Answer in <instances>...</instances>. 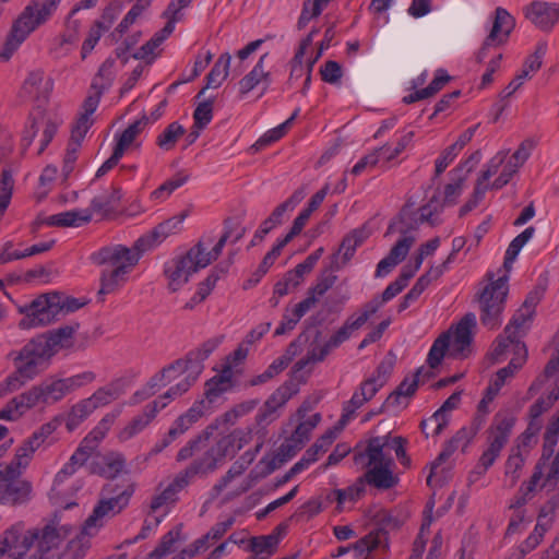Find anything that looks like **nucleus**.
<instances>
[{"instance_id": "f257e3e1", "label": "nucleus", "mask_w": 559, "mask_h": 559, "mask_svg": "<svg viewBox=\"0 0 559 559\" xmlns=\"http://www.w3.org/2000/svg\"><path fill=\"white\" fill-rule=\"evenodd\" d=\"M151 247V237H141L131 247L110 245L94 252L93 262L104 266L100 273L99 294L118 292L129 281L131 272Z\"/></svg>"}, {"instance_id": "f03ea898", "label": "nucleus", "mask_w": 559, "mask_h": 559, "mask_svg": "<svg viewBox=\"0 0 559 559\" xmlns=\"http://www.w3.org/2000/svg\"><path fill=\"white\" fill-rule=\"evenodd\" d=\"M535 228L530 226L518 235L507 248L503 261L504 274L493 280L488 273L489 283L478 295L479 318L484 326L489 330L498 329L502 323V312L509 292L508 273L516 260L522 248L534 237Z\"/></svg>"}, {"instance_id": "7ed1b4c3", "label": "nucleus", "mask_w": 559, "mask_h": 559, "mask_svg": "<svg viewBox=\"0 0 559 559\" xmlns=\"http://www.w3.org/2000/svg\"><path fill=\"white\" fill-rule=\"evenodd\" d=\"M439 203L436 200L429 201L418 210V217L412 218L409 214L403 212L399 219L394 221L388 228V233H399L400 237L390 249L386 257L379 261L376 270L377 277L388 275L397 264L405 260L411 248L416 242L414 235L418 224L428 223L438 224Z\"/></svg>"}, {"instance_id": "20e7f679", "label": "nucleus", "mask_w": 559, "mask_h": 559, "mask_svg": "<svg viewBox=\"0 0 559 559\" xmlns=\"http://www.w3.org/2000/svg\"><path fill=\"white\" fill-rule=\"evenodd\" d=\"M61 1L29 0L12 23L0 49V61H9L32 33L48 23L58 11Z\"/></svg>"}, {"instance_id": "39448f33", "label": "nucleus", "mask_w": 559, "mask_h": 559, "mask_svg": "<svg viewBox=\"0 0 559 559\" xmlns=\"http://www.w3.org/2000/svg\"><path fill=\"white\" fill-rule=\"evenodd\" d=\"M51 359L37 338L27 343L13 358L15 371L0 382V397L20 390L44 371Z\"/></svg>"}, {"instance_id": "423d86ee", "label": "nucleus", "mask_w": 559, "mask_h": 559, "mask_svg": "<svg viewBox=\"0 0 559 559\" xmlns=\"http://www.w3.org/2000/svg\"><path fill=\"white\" fill-rule=\"evenodd\" d=\"M135 484L130 478L109 481L100 492V499L85 521V532L97 534L105 523L120 513L130 502Z\"/></svg>"}, {"instance_id": "0eeeda50", "label": "nucleus", "mask_w": 559, "mask_h": 559, "mask_svg": "<svg viewBox=\"0 0 559 559\" xmlns=\"http://www.w3.org/2000/svg\"><path fill=\"white\" fill-rule=\"evenodd\" d=\"M80 307L81 304L74 298L57 293L44 294L29 305L19 308V311L24 314L19 326L22 330L45 326L55 321L60 313L75 311Z\"/></svg>"}, {"instance_id": "6e6552de", "label": "nucleus", "mask_w": 559, "mask_h": 559, "mask_svg": "<svg viewBox=\"0 0 559 559\" xmlns=\"http://www.w3.org/2000/svg\"><path fill=\"white\" fill-rule=\"evenodd\" d=\"M506 152L497 153L486 165L474 188L471 199L460 209V216L466 215L484 199L489 189H501L510 182L519 168L507 159Z\"/></svg>"}, {"instance_id": "1a4fd4ad", "label": "nucleus", "mask_w": 559, "mask_h": 559, "mask_svg": "<svg viewBox=\"0 0 559 559\" xmlns=\"http://www.w3.org/2000/svg\"><path fill=\"white\" fill-rule=\"evenodd\" d=\"M555 352L546 364L543 373L532 382L527 390L530 397L537 394L548 383L547 396H540L531 405L528 416L531 419L542 420V415L559 400V331L554 337Z\"/></svg>"}, {"instance_id": "9d476101", "label": "nucleus", "mask_w": 559, "mask_h": 559, "mask_svg": "<svg viewBox=\"0 0 559 559\" xmlns=\"http://www.w3.org/2000/svg\"><path fill=\"white\" fill-rule=\"evenodd\" d=\"M217 460L214 456H203L191 464L183 473L177 475L168 485L158 488V492L151 501L153 512H166L177 499L178 493L188 486L190 479L195 475H206L216 468Z\"/></svg>"}, {"instance_id": "9b49d317", "label": "nucleus", "mask_w": 559, "mask_h": 559, "mask_svg": "<svg viewBox=\"0 0 559 559\" xmlns=\"http://www.w3.org/2000/svg\"><path fill=\"white\" fill-rule=\"evenodd\" d=\"M63 123L62 116L55 109H34L22 134V146L28 148L39 136L37 155L44 153Z\"/></svg>"}, {"instance_id": "f8f14e48", "label": "nucleus", "mask_w": 559, "mask_h": 559, "mask_svg": "<svg viewBox=\"0 0 559 559\" xmlns=\"http://www.w3.org/2000/svg\"><path fill=\"white\" fill-rule=\"evenodd\" d=\"M85 463L90 473L106 478H114L124 472V462L121 456H70L69 462L57 473L55 483L61 484Z\"/></svg>"}, {"instance_id": "ddd939ff", "label": "nucleus", "mask_w": 559, "mask_h": 559, "mask_svg": "<svg viewBox=\"0 0 559 559\" xmlns=\"http://www.w3.org/2000/svg\"><path fill=\"white\" fill-rule=\"evenodd\" d=\"M218 344L219 341L216 338L204 342L200 347L191 350L185 359H178L154 374L148 381V385L152 389H159L177 378L185 377L193 364H197V361L203 362L216 349Z\"/></svg>"}, {"instance_id": "4468645a", "label": "nucleus", "mask_w": 559, "mask_h": 559, "mask_svg": "<svg viewBox=\"0 0 559 559\" xmlns=\"http://www.w3.org/2000/svg\"><path fill=\"white\" fill-rule=\"evenodd\" d=\"M38 537V528L28 530L23 522H16L0 535V559H24Z\"/></svg>"}, {"instance_id": "2eb2a0df", "label": "nucleus", "mask_w": 559, "mask_h": 559, "mask_svg": "<svg viewBox=\"0 0 559 559\" xmlns=\"http://www.w3.org/2000/svg\"><path fill=\"white\" fill-rule=\"evenodd\" d=\"M73 527L57 520L38 530L37 548L29 559H59L60 546L70 536Z\"/></svg>"}, {"instance_id": "dca6fc26", "label": "nucleus", "mask_w": 559, "mask_h": 559, "mask_svg": "<svg viewBox=\"0 0 559 559\" xmlns=\"http://www.w3.org/2000/svg\"><path fill=\"white\" fill-rule=\"evenodd\" d=\"M95 380V372L87 370L69 378L43 381L39 383V386L44 395V404H55L61 401L68 394L93 383Z\"/></svg>"}, {"instance_id": "f3484780", "label": "nucleus", "mask_w": 559, "mask_h": 559, "mask_svg": "<svg viewBox=\"0 0 559 559\" xmlns=\"http://www.w3.org/2000/svg\"><path fill=\"white\" fill-rule=\"evenodd\" d=\"M52 90L53 80L44 70L35 69L27 72L20 90V97L34 103V109H39L49 100Z\"/></svg>"}, {"instance_id": "a211bd4d", "label": "nucleus", "mask_w": 559, "mask_h": 559, "mask_svg": "<svg viewBox=\"0 0 559 559\" xmlns=\"http://www.w3.org/2000/svg\"><path fill=\"white\" fill-rule=\"evenodd\" d=\"M356 460L365 456H355ZM366 472L360 476L365 485L378 489H390L397 483V477L392 469V462L388 456H366Z\"/></svg>"}, {"instance_id": "6ab92c4d", "label": "nucleus", "mask_w": 559, "mask_h": 559, "mask_svg": "<svg viewBox=\"0 0 559 559\" xmlns=\"http://www.w3.org/2000/svg\"><path fill=\"white\" fill-rule=\"evenodd\" d=\"M381 367L377 369V376L364 381L360 386L353 393L349 401L343 405L341 415V427H345L365 403L370 401L377 392L384 385L385 379L380 374Z\"/></svg>"}, {"instance_id": "aec40b11", "label": "nucleus", "mask_w": 559, "mask_h": 559, "mask_svg": "<svg viewBox=\"0 0 559 559\" xmlns=\"http://www.w3.org/2000/svg\"><path fill=\"white\" fill-rule=\"evenodd\" d=\"M273 80V66L270 64L269 52H265L260 56L253 68L238 82L239 93L247 95L258 88L262 96L270 90Z\"/></svg>"}, {"instance_id": "412c9836", "label": "nucleus", "mask_w": 559, "mask_h": 559, "mask_svg": "<svg viewBox=\"0 0 559 559\" xmlns=\"http://www.w3.org/2000/svg\"><path fill=\"white\" fill-rule=\"evenodd\" d=\"M123 411V405H118L111 411L107 412L93 429L83 438L78 447L75 454H93L96 452L105 440L108 432L111 430L117 419Z\"/></svg>"}, {"instance_id": "4be33fe9", "label": "nucleus", "mask_w": 559, "mask_h": 559, "mask_svg": "<svg viewBox=\"0 0 559 559\" xmlns=\"http://www.w3.org/2000/svg\"><path fill=\"white\" fill-rule=\"evenodd\" d=\"M524 17L535 27L550 32L559 22V3L533 0L522 9Z\"/></svg>"}, {"instance_id": "5701e85b", "label": "nucleus", "mask_w": 559, "mask_h": 559, "mask_svg": "<svg viewBox=\"0 0 559 559\" xmlns=\"http://www.w3.org/2000/svg\"><path fill=\"white\" fill-rule=\"evenodd\" d=\"M40 404H44V395L39 384H37L11 399L5 406L0 409V419L15 421L29 409Z\"/></svg>"}, {"instance_id": "b1692460", "label": "nucleus", "mask_w": 559, "mask_h": 559, "mask_svg": "<svg viewBox=\"0 0 559 559\" xmlns=\"http://www.w3.org/2000/svg\"><path fill=\"white\" fill-rule=\"evenodd\" d=\"M227 239L228 234L223 235L216 241L210 236L203 237L185 257L190 260L197 271L204 269L218 258Z\"/></svg>"}, {"instance_id": "393cba45", "label": "nucleus", "mask_w": 559, "mask_h": 559, "mask_svg": "<svg viewBox=\"0 0 559 559\" xmlns=\"http://www.w3.org/2000/svg\"><path fill=\"white\" fill-rule=\"evenodd\" d=\"M476 326L474 313L465 314L450 334V354L454 357H466L471 352L473 331Z\"/></svg>"}, {"instance_id": "a878e982", "label": "nucleus", "mask_w": 559, "mask_h": 559, "mask_svg": "<svg viewBox=\"0 0 559 559\" xmlns=\"http://www.w3.org/2000/svg\"><path fill=\"white\" fill-rule=\"evenodd\" d=\"M167 406V402L153 401L145 405L142 413L133 417L117 433L121 442H126L141 433L156 417V415Z\"/></svg>"}, {"instance_id": "bb28decb", "label": "nucleus", "mask_w": 559, "mask_h": 559, "mask_svg": "<svg viewBox=\"0 0 559 559\" xmlns=\"http://www.w3.org/2000/svg\"><path fill=\"white\" fill-rule=\"evenodd\" d=\"M538 304V297L530 295L522 304V306L514 312L512 319L504 328V334L512 335V337L522 338L531 328L535 309Z\"/></svg>"}, {"instance_id": "cd10ccee", "label": "nucleus", "mask_w": 559, "mask_h": 559, "mask_svg": "<svg viewBox=\"0 0 559 559\" xmlns=\"http://www.w3.org/2000/svg\"><path fill=\"white\" fill-rule=\"evenodd\" d=\"M515 418L509 414H497L488 430V454L499 453L509 440Z\"/></svg>"}, {"instance_id": "c85d7f7f", "label": "nucleus", "mask_w": 559, "mask_h": 559, "mask_svg": "<svg viewBox=\"0 0 559 559\" xmlns=\"http://www.w3.org/2000/svg\"><path fill=\"white\" fill-rule=\"evenodd\" d=\"M514 25L515 21L512 15L506 9L497 8L491 29L484 41L480 53L483 55L488 47L503 44L514 28Z\"/></svg>"}, {"instance_id": "c756f323", "label": "nucleus", "mask_w": 559, "mask_h": 559, "mask_svg": "<svg viewBox=\"0 0 559 559\" xmlns=\"http://www.w3.org/2000/svg\"><path fill=\"white\" fill-rule=\"evenodd\" d=\"M559 479V456H540L528 481L531 488L554 487Z\"/></svg>"}, {"instance_id": "7c9ffc66", "label": "nucleus", "mask_w": 559, "mask_h": 559, "mask_svg": "<svg viewBox=\"0 0 559 559\" xmlns=\"http://www.w3.org/2000/svg\"><path fill=\"white\" fill-rule=\"evenodd\" d=\"M198 272L185 255L177 257L165 264L164 273L171 292L179 290L188 283L190 276Z\"/></svg>"}, {"instance_id": "2f4dec72", "label": "nucleus", "mask_w": 559, "mask_h": 559, "mask_svg": "<svg viewBox=\"0 0 559 559\" xmlns=\"http://www.w3.org/2000/svg\"><path fill=\"white\" fill-rule=\"evenodd\" d=\"M92 219L90 209H74L49 216H39L37 223L46 226L79 227Z\"/></svg>"}, {"instance_id": "473e14b6", "label": "nucleus", "mask_w": 559, "mask_h": 559, "mask_svg": "<svg viewBox=\"0 0 559 559\" xmlns=\"http://www.w3.org/2000/svg\"><path fill=\"white\" fill-rule=\"evenodd\" d=\"M78 329L79 324L64 325L51 331L48 335L38 336L36 338L52 357L60 349L69 348L74 344V335Z\"/></svg>"}, {"instance_id": "72a5a7b5", "label": "nucleus", "mask_w": 559, "mask_h": 559, "mask_svg": "<svg viewBox=\"0 0 559 559\" xmlns=\"http://www.w3.org/2000/svg\"><path fill=\"white\" fill-rule=\"evenodd\" d=\"M234 385V370L230 362L205 383L204 399L211 406Z\"/></svg>"}, {"instance_id": "f704fd0d", "label": "nucleus", "mask_w": 559, "mask_h": 559, "mask_svg": "<svg viewBox=\"0 0 559 559\" xmlns=\"http://www.w3.org/2000/svg\"><path fill=\"white\" fill-rule=\"evenodd\" d=\"M407 439L392 433L370 438L366 454H405Z\"/></svg>"}, {"instance_id": "c9c22d12", "label": "nucleus", "mask_w": 559, "mask_h": 559, "mask_svg": "<svg viewBox=\"0 0 559 559\" xmlns=\"http://www.w3.org/2000/svg\"><path fill=\"white\" fill-rule=\"evenodd\" d=\"M61 424L59 417H55L50 421L41 425L33 435L27 438L21 450L22 454H31L39 450H44V445L52 440L53 432L58 429Z\"/></svg>"}, {"instance_id": "e433bc0d", "label": "nucleus", "mask_w": 559, "mask_h": 559, "mask_svg": "<svg viewBox=\"0 0 559 559\" xmlns=\"http://www.w3.org/2000/svg\"><path fill=\"white\" fill-rule=\"evenodd\" d=\"M353 334V330L345 322L324 344L323 347L319 349L311 350L306 360H300L297 362L299 369H302L308 362H317L322 361L325 356L331 352V349L338 347L342 343L347 341Z\"/></svg>"}, {"instance_id": "4c0bfd02", "label": "nucleus", "mask_w": 559, "mask_h": 559, "mask_svg": "<svg viewBox=\"0 0 559 559\" xmlns=\"http://www.w3.org/2000/svg\"><path fill=\"white\" fill-rule=\"evenodd\" d=\"M174 29L173 22H167L160 31L156 32L150 40L134 52L133 57L148 63L153 62L160 52L159 47L173 34Z\"/></svg>"}, {"instance_id": "58836bf2", "label": "nucleus", "mask_w": 559, "mask_h": 559, "mask_svg": "<svg viewBox=\"0 0 559 559\" xmlns=\"http://www.w3.org/2000/svg\"><path fill=\"white\" fill-rule=\"evenodd\" d=\"M121 198L120 188L110 186L92 199L90 210L92 213L109 215L118 209Z\"/></svg>"}, {"instance_id": "ea45409f", "label": "nucleus", "mask_w": 559, "mask_h": 559, "mask_svg": "<svg viewBox=\"0 0 559 559\" xmlns=\"http://www.w3.org/2000/svg\"><path fill=\"white\" fill-rule=\"evenodd\" d=\"M203 362L192 365V368L187 371V374L182 377L175 385L170 386L165 394L156 399L155 401L167 402V404L186 392L195 383L197 379L203 370Z\"/></svg>"}, {"instance_id": "a19ab883", "label": "nucleus", "mask_w": 559, "mask_h": 559, "mask_svg": "<svg viewBox=\"0 0 559 559\" xmlns=\"http://www.w3.org/2000/svg\"><path fill=\"white\" fill-rule=\"evenodd\" d=\"M189 179L190 174L188 171L179 170L151 192V200L156 203L165 202L177 189L186 185Z\"/></svg>"}, {"instance_id": "79ce46f5", "label": "nucleus", "mask_w": 559, "mask_h": 559, "mask_svg": "<svg viewBox=\"0 0 559 559\" xmlns=\"http://www.w3.org/2000/svg\"><path fill=\"white\" fill-rule=\"evenodd\" d=\"M182 542L185 538L181 535V527L176 526L162 537L157 547L148 554L146 559H163L174 554Z\"/></svg>"}, {"instance_id": "37998d69", "label": "nucleus", "mask_w": 559, "mask_h": 559, "mask_svg": "<svg viewBox=\"0 0 559 559\" xmlns=\"http://www.w3.org/2000/svg\"><path fill=\"white\" fill-rule=\"evenodd\" d=\"M451 456H437L430 463V472L427 477V484L430 487H440L451 477L453 462Z\"/></svg>"}, {"instance_id": "c03bdc74", "label": "nucleus", "mask_w": 559, "mask_h": 559, "mask_svg": "<svg viewBox=\"0 0 559 559\" xmlns=\"http://www.w3.org/2000/svg\"><path fill=\"white\" fill-rule=\"evenodd\" d=\"M96 411L87 399H82L71 406L66 415V428L68 431H74Z\"/></svg>"}, {"instance_id": "a18cd8bd", "label": "nucleus", "mask_w": 559, "mask_h": 559, "mask_svg": "<svg viewBox=\"0 0 559 559\" xmlns=\"http://www.w3.org/2000/svg\"><path fill=\"white\" fill-rule=\"evenodd\" d=\"M123 394L122 389L117 382H111L104 386L98 388L94 393L86 397L93 405L94 409L106 407L120 399Z\"/></svg>"}, {"instance_id": "49530a36", "label": "nucleus", "mask_w": 559, "mask_h": 559, "mask_svg": "<svg viewBox=\"0 0 559 559\" xmlns=\"http://www.w3.org/2000/svg\"><path fill=\"white\" fill-rule=\"evenodd\" d=\"M516 345H525L521 338L512 337V335H500L495 341L490 350V357L495 362H500L506 359L507 354L512 352L513 357L519 356V348Z\"/></svg>"}, {"instance_id": "de8ad7c7", "label": "nucleus", "mask_w": 559, "mask_h": 559, "mask_svg": "<svg viewBox=\"0 0 559 559\" xmlns=\"http://www.w3.org/2000/svg\"><path fill=\"white\" fill-rule=\"evenodd\" d=\"M418 388L417 377L411 379L406 378L397 389L391 393L386 399L388 406L392 407H406L409 397H412Z\"/></svg>"}, {"instance_id": "09e8293b", "label": "nucleus", "mask_w": 559, "mask_h": 559, "mask_svg": "<svg viewBox=\"0 0 559 559\" xmlns=\"http://www.w3.org/2000/svg\"><path fill=\"white\" fill-rule=\"evenodd\" d=\"M519 348V356L513 357L509 365L497 371L496 377L490 382L497 388L501 389L506 381L513 377V374L522 368L527 358V349L525 345H516Z\"/></svg>"}, {"instance_id": "8fccbe9b", "label": "nucleus", "mask_w": 559, "mask_h": 559, "mask_svg": "<svg viewBox=\"0 0 559 559\" xmlns=\"http://www.w3.org/2000/svg\"><path fill=\"white\" fill-rule=\"evenodd\" d=\"M231 56L228 52L222 53L212 70L206 75V87L217 88L227 79L229 73Z\"/></svg>"}, {"instance_id": "3c124183", "label": "nucleus", "mask_w": 559, "mask_h": 559, "mask_svg": "<svg viewBox=\"0 0 559 559\" xmlns=\"http://www.w3.org/2000/svg\"><path fill=\"white\" fill-rule=\"evenodd\" d=\"M280 544V537L271 534L265 536L253 537L250 540V549L258 559H269Z\"/></svg>"}, {"instance_id": "603ef678", "label": "nucleus", "mask_w": 559, "mask_h": 559, "mask_svg": "<svg viewBox=\"0 0 559 559\" xmlns=\"http://www.w3.org/2000/svg\"><path fill=\"white\" fill-rule=\"evenodd\" d=\"M549 527V521H544L543 518L539 516L533 532L526 537V539L523 543L520 544V546L516 549L525 557L527 554H530L540 545Z\"/></svg>"}, {"instance_id": "864d4df0", "label": "nucleus", "mask_w": 559, "mask_h": 559, "mask_svg": "<svg viewBox=\"0 0 559 559\" xmlns=\"http://www.w3.org/2000/svg\"><path fill=\"white\" fill-rule=\"evenodd\" d=\"M305 195L306 191L304 189L296 190L285 202L276 206L265 221L275 228L282 223L284 214L293 211L304 200Z\"/></svg>"}, {"instance_id": "5fc2aeb1", "label": "nucleus", "mask_w": 559, "mask_h": 559, "mask_svg": "<svg viewBox=\"0 0 559 559\" xmlns=\"http://www.w3.org/2000/svg\"><path fill=\"white\" fill-rule=\"evenodd\" d=\"M311 431L300 423L292 436L283 442L281 447L282 454H294L300 451L309 441Z\"/></svg>"}, {"instance_id": "6e6d98bb", "label": "nucleus", "mask_w": 559, "mask_h": 559, "mask_svg": "<svg viewBox=\"0 0 559 559\" xmlns=\"http://www.w3.org/2000/svg\"><path fill=\"white\" fill-rule=\"evenodd\" d=\"M218 429V420L205 427L198 436L192 438L188 444L182 448L179 454H188V452L204 451L210 444V440L214 432Z\"/></svg>"}, {"instance_id": "4d7b16f0", "label": "nucleus", "mask_w": 559, "mask_h": 559, "mask_svg": "<svg viewBox=\"0 0 559 559\" xmlns=\"http://www.w3.org/2000/svg\"><path fill=\"white\" fill-rule=\"evenodd\" d=\"M476 435L474 427L461 428L452 438L449 440L445 450L442 454H453L455 452H464L467 445L471 443Z\"/></svg>"}, {"instance_id": "13d9d810", "label": "nucleus", "mask_w": 559, "mask_h": 559, "mask_svg": "<svg viewBox=\"0 0 559 559\" xmlns=\"http://www.w3.org/2000/svg\"><path fill=\"white\" fill-rule=\"evenodd\" d=\"M547 51V44L539 43L534 51V53L530 55L524 64L519 72L520 79H531L533 74H535L543 64V59Z\"/></svg>"}, {"instance_id": "bf43d9fd", "label": "nucleus", "mask_w": 559, "mask_h": 559, "mask_svg": "<svg viewBox=\"0 0 559 559\" xmlns=\"http://www.w3.org/2000/svg\"><path fill=\"white\" fill-rule=\"evenodd\" d=\"M414 132L407 131L405 132L397 141V143L392 146L390 144H385L378 148V153L383 163H389L396 158L413 141Z\"/></svg>"}, {"instance_id": "052dcab7", "label": "nucleus", "mask_w": 559, "mask_h": 559, "mask_svg": "<svg viewBox=\"0 0 559 559\" xmlns=\"http://www.w3.org/2000/svg\"><path fill=\"white\" fill-rule=\"evenodd\" d=\"M97 534H87L85 532V523L81 532L69 542L68 554L72 559H82L91 547V539Z\"/></svg>"}, {"instance_id": "680f3d73", "label": "nucleus", "mask_w": 559, "mask_h": 559, "mask_svg": "<svg viewBox=\"0 0 559 559\" xmlns=\"http://www.w3.org/2000/svg\"><path fill=\"white\" fill-rule=\"evenodd\" d=\"M331 0H305L298 19V28H304L314 17L319 16Z\"/></svg>"}, {"instance_id": "e2e57ef3", "label": "nucleus", "mask_w": 559, "mask_h": 559, "mask_svg": "<svg viewBox=\"0 0 559 559\" xmlns=\"http://www.w3.org/2000/svg\"><path fill=\"white\" fill-rule=\"evenodd\" d=\"M366 485L361 480L360 477L357 480L344 489H335L333 495L338 503V507L342 508L346 502H355L357 501L365 492Z\"/></svg>"}, {"instance_id": "0e129e2a", "label": "nucleus", "mask_w": 559, "mask_h": 559, "mask_svg": "<svg viewBox=\"0 0 559 559\" xmlns=\"http://www.w3.org/2000/svg\"><path fill=\"white\" fill-rule=\"evenodd\" d=\"M450 352V334H441L432 344L428 357L427 362L431 368L438 367L445 353Z\"/></svg>"}, {"instance_id": "69168bd1", "label": "nucleus", "mask_w": 559, "mask_h": 559, "mask_svg": "<svg viewBox=\"0 0 559 559\" xmlns=\"http://www.w3.org/2000/svg\"><path fill=\"white\" fill-rule=\"evenodd\" d=\"M183 134V127L178 122H173L158 135L157 145L164 151H169Z\"/></svg>"}, {"instance_id": "338daca9", "label": "nucleus", "mask_w": 559, "mask_h": 559, "mask_svg": "<svg viewBox=\"0 0 559 559\" xmlns=\"http://www.w3.org/2000/svg\"><path fill=\"white\" fill-rule=\"evenodd\" d=\"M298 390L293 382H285L280 385L265 401L271 406H274L277 411L282 408Z\"/></svg>"}, {"instance_id": "774afa93", "label": "nucleus", "mask_w": 559, "mask_h": 559, "mask_svg": "<svg viewBox=\"0 0 559 559\" xmlns=\"http://www.w3.org/2000/svg\"><path fill=\"white\" fill-rule=\"evenodd\" d=\"M4 490L7 500L13 503L25 501L31 492V485L26 481H4Z\"/></svg>"}]
</instances>
